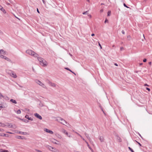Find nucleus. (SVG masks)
Returning a JSON list of instances; mask_svg holds the SVG:
<instances>
[{"label": "nucleus", "instance_id": "nucleus-1", "mask_svg": "<svg viewBox=\"0 0 152 152\" xmlns=\"http://www.w3.org/2000/svg\"><path fill=\"white\" fill-rule=\"evenodd\" d=\"M37 57L38 60L39 61L40 64L42 66H45L47 65V62L45 60L42 58L39 57L38 56Z\"/></svg>", "mask_w": 152, "mask_h": 152}, {"label": "nucleus", "instance_id": "nucleus-2", "mask_svg": "<svg viewBox=\"0 0 152 152\" xmlns=\"http://www.w3.org/2000/svg\"><path fill=\"white\" fill-rule=\"evenodd\" d=\"M56 120L63 125H65V124H67L68 125V126H67L68 127L70 126V125L68 123L60 117H57Z\"/></svg>", "mask_w": 152, "mask_h": 152}, {"label": "nucleus", "instance_id": "nucleus-3", "mask_svg": "<svg viewBox=\"0 0 152 152\" xmlns=\"http://www.w3.org/2000/svg\"><path fill=\"white\" fill-rule=\"evenodd\" d=\"M26 53H27L35 57H37V56H38V54L35 53L34 52L31 50H26Z\"/></svg>", "mask_w": 152, "mask_h": 152}, {"label": "nucleus", "instance_id": "nucleus-4", "mask_svg": "<svg viewBox=\"0 0 152 152\" xmlns=\"http://www.w3.org/2000/svg\"><path fill=\"white\" fill-rule=\"evenodd\" d=\"M35 82L37 83L40 86H42L43 88H46L47 87L43 83H42L40 81L38 80H35Z\"/></svg>", "mask_w": 152, "mask_h": 152}, {"label": "nucleus", "instance_id": "nucleus-5", "mask_svg": "<svg viewBox=\"0 0 152 152\" xmlns=\"http://www.w3.org/2000/svg\"><path fill=\"white\" fill-rule=\"evenodd\" d=\"M47 148H48L49 149V150L52 151H54L55 152H58V150L57 149H56L55 148H54L53 147H52L48 145L47 146Z\"/></svg>", "mask_w": 152, "mask_h": 152}, {"label": "nucleus", "instance_id": "nucleus-6", "mask_svg": "<svg viewBox=\"0 0 152 152\" xmlns=\"http://www.w3.org/2000/svg\"><path fill=\"white\" fill-rule=\"evenodd\" d=\"M7 107V104L4 103H0V107L1 108H6Z\"/></svg>", "mask_w": 152, "mask_h": 152}, {"label": "nucleus", "instance_id": "nucleus-7", "mask_svg": "<svg viewBox=\"0 0 152 152\" xmlns=\"http://www.w3.org/2000/svg\"><path fill=\"white\" fill-rule=\"evenodd\" d=\"M47 83L50 86L52 87H55L56 86V85L55 83H52L49 80H48Z\"/></svg>", "mask_w": 152, "mask_h": 152}, {"label": "nucleus", "instance_id": "nucleus-8", "mask_svg": "<svg viewBox=\"0 0 152 152\" xmlns=\"http://www.w3.org/2000/svg\"><path fill=\"white\" fill-rule=\"evenodd\" d=\"M34 115L36 117L40 120H42V116L37 113H35Z\"/></svg>", "mask_w": 152, "mask_h": 152}, {"label": "nucleus", "instance_id": "nucleus-9", "mask_svg": "<svg viewBox=\"0 0 152 152\" xmlns=\"http://www.w3.org/2000/svg\"><path fill=\"white\" fill-rule=\"evenodd\" d=\"M44 130L46 132L49 133L50 134H53V132L52 131L49 130L47 129H44Z\"/></svg>", "mask_w": 152, "mask_h": 152}, {"label": "nucleus", "instance_id": "nucleus-10", "mask_svg": "<svg viewBox=\"0 0 152 152\" xmlns=\"http://www.w3.org/2000/svg\"><path fill=\"white\" fill-rule=\"evenodd\" d=\"M10 75L14 78H16L17 77L15 73L14 72H11L10 73Z\"/></svg>", "mask_w": 152, "mask_h": 152}, {"label": "nucleus", "instance_id": "nucleus-11", "mask_svg": "<svg viewBox=\"0 0 152 152\" xmlns=\"http://www.w3.org/2000/svg\"><path fill=\"white\" fill-rule=\"evenodd\" d=\"M25 118L27 119H28L29 120H30L31 121H32L33 120V119L32 118H31V117H29L28 115H26L25 116Z\"/></svg>", "mask_w": 152, "mask_h": 152}, {"label": "nucleus", "instance_id": "nucleus-12", "mask_svg": "<svg viewBox=\"0 0 152 152\" xmlns=\"http://www.w3.org/2000/svg\"><path fill=\"white\" fill-rule=\"evenodd\" d=\"M8 126L9 127L13 128L14 129H15L16 128V126H15V127H13V126L11 124H9Z\"/></svg>", "mask_w": 152, "mask_h": 152}, {"label": "nucleus", "instance_id": "nucleus-13", "mask_svg": "<svg viewBox=\"0 0 152 152\" xmlns=\"http://www.w3.org/2000/svg\"><path fill=\"white\" fill-rule=\"evenodd\" d=\"M0 10H1L4 13H6V12L5 10L0 5Z\"/></svg>", "mask_w": 152, "mask_h": 152}, {"label": "nucleus", "instance_id": "nucleus-14", "mask_svg": "<svg viewBox=\"0 0 152 152\" xmlns=\"http://www.w3.org/2000/svg\"><path fill=\"white\" fill-rule=\"evenodd\" d=\"M85 135L87 137V138L90 141L91 140V138L89 137V135L87 134L85 132L84 133Z\"/></svg>", "mask_w": 152, "mask_h": 152}, {"label": "nucleus", "instance_id": "nucleus-15", "mask_svg": "<svg viewBox=\"0 0 152 152\" xmlns=\"http://www.w3.org/2000/svg\"><path fill=\"white\" fill-rule=\"evenodd\" d=\"M99 140L100 141L102 142L104 141V138L103 136H101L99 137Z\"/></svg>", "mask_w": 152, "mask_h": 152}, {"label": "nucleus", "instance_id": "nucleus-16", "mask_svg": "<svg viewBox=\"0 0 152 152\" xmlns=\"http://www.w3.org/2000/svg\"><path fill=\"white\" fill-rule=\"evenodd\" d=\"M0 53L3 55H5L6 54V52L4 50L2 49L0 50Z\"/></svg>", "mask_w": 152, "mask_h": 152}, {"label": "nucleus", "instance_id": "nucleus-17", "mask_svg": "<svg viewBox=\"0 0 152 152\" xmlns=\"http://www.w3.org/2000/svg\"><path fill=\"white\" fill-rule=\"evenodd\" d=\"M51 141L53 143H55V144H57L58 143H56V141H57V142H58V141L56 140L55 139H52L51 140Z\"/></svg>", "mask_w": 152, "mask_h": 152}, {"label": "nucleus", "instance_id": "nucleus-18", "mask_svg": "<svg viewBox=\"0 0 152 152\" xmlns=\"http://www.w3.org/2000/svg\"><path fill=\"white\" fill-rule=\"evenodd\" d=\"M4 59L8 61H9L10 62H11V60L9 58H8L7 57H6L5 56Z\"/></svg>", "mask_w": 152, "mask_h": 152}, {"label": "nucleus", "instance_id": "nucleus-19", "mask_svg": "<svg viewBox=\"0 0 152 152\" xmlns=\"http://www.w3.org/2000/svg\"><path fill=\"white\" fill-rule=\"evenodd\" d=\"M116 139H117V140L119 142H121V138H120V137H119V136H116Z\"/></svg>", "mask_w": 152, "mask_h": 152}, {"label": "nucleus", "instance_id": "nucleus-20", "mask_svg": "<svg viewBox=\"0 0 152 152\" xmlns=\"http://www.w3.org/2000/svg\"><path fill=\"white\" fill-rule=\"evenodd\" d=\"M85 142L86 143V144H87V145L88 146V148H89V149H90L92 151V149L91 148V147L89 145V144H88V142L86 141H85Z\"/></svg>", "mask_w": 152, "mask_h": 152}, {"label": "nucleus", "instance_id": "nucleus-21", "mask_svg": "<svg viewBox=\"0 0 152 152\" xmlns=\"http://www.w3.org/2000/svg\"><path fill=\"white\" fill-rule=\"evenodd\" d=\"M10 101L15 104L17 103V102L15 100H14L12 99H11L10 100Z\"/></svg>", "mask_w": 152, "mask_h": 152}, {"label": "nucleus", "instance_id": "nucleus-22", "mask_svg": "<svg viewBox=\"0 0 152 152\" xmlns=\"http://www.w3.org/2000/svg\"><path fill=\"white\" fill-rule=\"evenodd\" d=\"M16 137L18 139H24V137H22V136H17Z\"/></svg>", "mask_w": 152, "mask_h": 152}, {"label": "nucleus", "instance_id": "nucleus-23", "mask_svg": "<svg viewBox=\"0 0 152 152\" xmlns=\"http://www.w3.org/2000/svg\"><path fill=\"white\" fill-rule=\"evenodd\" d=\"M0 152H9V151L7 150H3L2 149H0Z\"/></svg>", "mask_w": 152, "mask_h": 152}, {"label": "nucleus", "instance_id": "nucleus-24", "mask_svg": "<svg viewBox=\"0 0 152 152\" xmlns=\"http://www.w3.org/2000/svg\"><path fill=\"white\" fill-rule=\"evenodd\" d=\"M6 125L4 124H3L2 123H0V126L2 127H4Z\"/></svg>", "mask_w": 152, "mask_h": 152}, {"label": "nucleus", "instance_id": "nucleus-25", "mask_svg": "<svg viewBox=\"0 0 152 152\" xmlns=\"http://www.w3.org/2000/svg\"><path fill=\"white\" fill-rule=\"evenodd\" d=\"M18 133L23 134H26L27 133L26 132H19Z\"/></svg>", "mask_w": 152, "mask_h": 152}, {"label": "nucleus", "instance_id": "nucleus-26", "mask_svg": "<svg viewBox=\"0 0 152 152\" xmlns=\"http://www.w3.org/2000/svg\"><path fill=\"white\" fill-rule=\"evenodd\" d=\"M61 132L65 134L66 132V131L64 129H62L61 130Z\"/></svg>", "mask_w": 152, "mask_h": 152}, {"label": "nucleus", "instance_id": "nucleus-27", "mask_svg": "<svg viewBox=\"0 0 152 152\" xmlns=\"http://www.w3.org/2000/svg\"><path fill=\"white\" fill-rule=\"evenodd\" d=\"M16 113L17 114H20L21 113V111L20 110H18L17 112Z\"/></svg>", "mask_w": 152, "mask_h": 152}, {"label": "nucleus", "instance_id": "nucleus-28", "mask_svg": "<svg viewBox=\"0 0 152 152\" xmlns=\"http://www.w3.org/2000/svg\"><path fill=\"white\" fill-rule=\"evenodd\" d=\"M99 107H100V108L101 109L102 111L103 112V113L104 114H105V113H104V111L102 107V106L101 105H100Z\"/></svg>", "mask_w": 152, "mask_h": 152}, {"label": "nucleus", "instance_id": "nucleus-29", "mask_svg": "<svg viewBox=\"0 0 152 152\" xmlns=\"http://www.w3.org/2000/svg\"><path fill=\"white\" fill-rule=\"evenodd\" d=\"M22 120L24 122H25V123H28V120H26V119L24 120V119H22Z\"/></svg>", "mask_w": 152, "mask_h": 152}, {"label": "nucleus", "instance_id": "nucleus-30", "mask_svg": "<svg viewBox=\"0 0 152 152\" xmlns=\"http://www.w3.org/2000/svg\"><path fill=\"white\" fill-rule=\"evenodd\" d=\"M65 69L66 70H67L70 72H72V73H73L74 74H75L69 68H65Z\"/></svg>", "mask_w": 152, "mask_h": 152}, {"label": "nucleus", "instance_id": "nucleus-31", "mask_svg": "<svg viewBox=\"0 0 152 152\" xmlns=\"http://www.w3.org/2000/svg\"><path fill=\"white\" fill-rule=\"evenodd\" d=\"M2 54H0V57L4 59L5 56L1 55Z\"/></svg>", "mask_w": 152, "mask_h": 152}, {"label": "nucleus", "instance_id": "nucleus-32", "mask_svg": "<svg viewBox=\"0 0 152 152\" xmlns=\"http://www.w3.org/2000/svg\"><path fill=\"white\" fill-rule=\"evenodd\" d=\"M110 14H111L110 11H108L107 12V16H110Z\"/></svg>", "mask_w": 152, "mask_h": 152}, {"label": "nucleus", "instance_id": "nucleus-33", "mask_svg": "<svg viewBox=\"0 0 152 152\" xmlns=\"http://www.w3.org/2000/svg\"><path fill=\"white\" fill-rule=\"evenodd\" d=\"M3 98L6 100H7L9 99L8 97H7V96H4V97Z\"/></svg>", "mask_w": 152, "mask_h": 152}, {"label": "nucleus", "instance_id": "nucleus-34", "mask_svg": "<svg viewBox=\"0 0 152 152\" xmlns=\"http://www.w3.org/2000/svg\"><path fill=\"white\" fill-rule=\"evenodd\" d=\"M4 96H3L0 93V98H4Z\"/></svg>", "mask_w": 152, "mask_h": 152}, {"label": "nucleus", "instance_id": "nucleus-35", "mask_svg": "<svg viewBox=\"0 0 152 152\" xmlns=\"http://www.w3.org/2000/svg\"><path fill=\"white\" fill-rule=\"evenodd\" d=\"M39 105L40 107H42L44 106L43 104L41 103V102H40V104H39Z\"/></svg>", "mask_w": 152, "mask_h": 152}, {"label": "nucleus", "instance_id": "nucleus-36", "mask_svg": "<svg viewBox=\"0 0 152 152\" xmlns=\"http://www.w3.org/2000/svg\"><path fill=\"white\" fill-rule=\"evenodd\" d=\"M129 149L132 152H134L133 150L130 147H129Z\"/></svg>", "mask_w": 152, "mask_h": 152}, {"label": "nucleus", "instance_id": "nucleus-37", "mask_svg": "<svg viewBox=\"0 0 152 152\" xmlns=\"http://www.w3.org/2000/svg\"><path fill=\"white\" fill-rule=\"evenodd\" d=\"M9 136L8 134H4L3 136H5L6 137H8Z\"/></svg>", "mask_w": 152, "mask_h": 152}, {"label": "nucleus", "instance_id": "nucleus-38", "mask_svg": "<svg viewBox=\"0 0 152 152\" xmlns=\"http://www.w3.org/2000/svg\"><path fill=\"white\" fill-rule=\"evenodd\" d=\"M87 12H88V11H86V12H84L83 13V15L86 14H87Z\"/></svg>", "mask_w": 152, "mask_h": 152}, {"label": "nucleus", "instance_id": "nucleus-39", "mask_svg": "<svg viewBox=\"0 0 152 152\" xmlns=\"http://www.w3.org/2000/svg\"><path fill=\"white\" fill-rule=\"evenodd\" d=\"M36 151L38 152H42V151L36 149Z\"/></svg>", "mask_w": 152, "mask_h": 152}, {"label": "nucleus", "instance_id": "nucleus-40", "mask_svg": "<svg viewBox=\"0 0 152 152\" xmlns=\"http://www.w3.org/2000/svg\"><path fill=\"white\" fill-rule=\"evenodd\" d=\"M108 22V20L106 19L104 21V23H106V22Z\"/></svg>", "mask_w": 152, "mask_h": 152}, {"label": "nucleus", "instance_id": "nucleus-41", "mask_svg": "<svg viewBox=\"0 0 152 152\" xmlns=\"http://www.w3.org/2000/svg\"><path fill=\"white\" fill-rule=\"evenodd\" d=\"M147 61V59L145 58L143 60V61L144 62H146Z\"/></svg>", "mask_w": 152, "mask_h": 152}, {"label": "nucleus", "instance_id": "nucleus-42", "mask_svg": "<svg viewBox=\"0 0 152 152\" xmlns=\"http://www.w3.org/2000/svg\"><path fill=\"white\" fill-rule=\"evenodd\" d=\"M6 132L7 133H9V134H13V133H12V132Z\"/></svg>", "mask_w": 152, "mask_h": 152}, {"label": "nucleus", "instance_id": "nucleus-43", "mask_svg": "<svg viewBox=\"0 0 152 152\" xmlns=\"http://www.w3.org/2000/svg\"><path fill=\"white\" fill-rule=\"evenodd\" d=\"M4 134L2 133H0V136H3Z\"/></svg>", "mask_w": 152, "mask_h": 152}, {"label": "nucleus", "instance_id": "nucleus-44", "mask_svg": "<svg viewBox=\"0 0 152 152\" xmlns=\"http://www.w3.org/2000/svg\"><path fill=\"white\" fill-rule=\"evenodd\" d=\"M146 89L147 90H148V91H150V88H146Z\"/></svg>", "mask_w": 152, "mask_h": 152}, {"label": "nucleus", "instance_id": "nucleus-45", "mask_svg": "<svg viewBox=\"0 0 152 152\" xmlns=\"http://www.w3.org/2000/svg\"><path fill=\"white\" fill-rule=\"evenodd\" d=\"M4 130V129H0V132H3Z\"/></svg>", "mask_w": 152, "mask_h": 152}, {"label": "nucleus", "instance_id": "nucleus-46", "mask_svg": "<svg viewBox=\"0 0 152 152\" xmlns=\"http://www.w3.org/2000/svg\"><path fill=\"white\" fill-rule=\"evenodd\" d=\"M124 7H125L128 8H129V7H128L125 4H124Z\"/></svg>", "mask_w": 152, "mask_h": 152}, {"label": "nucleus", "instance_id": "nucleus-47", "mask_svg": "<svg viewBox=\"0 0 152 152\" xmlns=\"http://www.w3.org/2000/svg\"><path fill=\"white\" fill-rule=\"evenodd\" d=\"M144 86H149V85H148L147 84H144Z\"/></svg>", "mask_w": 152, "mask_h": 152}, {"label": "nucleus", "instance_id": "nucleus-48", "mask_svg": "<svg viewBox=\"0 0 152 152\" xmlns=\"http://www.w3.org/2000/svg\"><path fill=\"white\" fill-rule=\"evenodd\" d=\"M99 46H100L101 48H102V47L101 45H100V44L99 43Z\"/></svg>", "mask_w": 152, "mask_h": 152}, {"label": "nucleus", "instance_id": "nucleus-49", "mask_svg": "<svg viewBox=\"0 0 152 152\" xmlns=\"http://www.w3.org/2000/svg\"><path fill=\"white\" fill-rule=\"evenodd\" d=\"M103 11V9H102V10H100V12H102Z\"/></svg>", "mask_w": 152, "mask_h": 152}, {"label": "nucleus", "instance_id": "nucleus-50", "mask_svg": "<svg viewBox=\"0 0 152 152\" xmlns=\"http://www.w3.org/2000/svg\"><path fill=\"white\" fill-rule=\"evenodd\" d=\"M148 64L150 65H151V62H150L148 63Z\"/></svg>", "mask_w": 152, "mask_h": 152}, {"label": "nucleus", "instance_id": "nucleus-51", "mask_svg": "<svg viewBox=\"0 0 152 152\" xmlns=\"http://www.w3.org/2000/svg\"><path fill=\"white\" fill-rule=\"evenodd\" d=\"M78 135L81 138H83V137L80 134H78Z\"/></svg>", "mask_w": 152, "mask_h": 152}, {"label": "nucleus", "instance_id": "nucleus-52", "mask_svg": "<svg viewBox=\"0 0 152 152\" xmlns=\"http://www.w3.org/2000/svg\"><path fill=\"white\" fill-rule=\"evenodd\" d=\"M37 11L38 13H39V11L38 8L37 9Z\"/></svg>", "mask_w": 152, "mask_h": 152}, {"label": "nucleus", "instance_id": "nucleus-53", "mask_svg": "<svg viewBox=\"0 0 152 152\" xmlns=\"http://www.w3.org/2000/svg\"><path fill=\"white\" fill-rule=\"evenodd\" d=\"M65 134H66L67 136H68V133L66 132V133H65Z\"/></svg>", "mask_w": 152, "mask_h": 152}, {"label": "nucleus", "instance_id": "nucleus-54", "mask_svg": "<svg viewBox=\"0 0 152 152\" xmlns=\"http://www.w3.org/2000/svg\"><path fill=\"white\" fill-rule=\"evenodd\" d=\"M91 35L92 36H94L95 35V34H91Z\"/></svg>", "mask_w": 152, "mask_h": 152}, {"label": "nucleus", "instance_id": "nucleus-55", "mask_svg": "<svg viewBox=\"0 0 152 152\" xmlns=\"http://www.w3.org/2000/svg\"><path fill=\"white\" fill-rule=\"evenodd\" d=\"M88 16H89V17L91 18V16L90 15H88Z\"/></svg>", "mask_w": 152, "mask_h": 152}, {"label": "nucleus", "instance_id": "nucleus-56", "mask_svg": "<svg viewBox=\"0 0 152 152\" xmlns=\"http://www.w3.org/2000/svg\"><path fill=\"white\" fill-rule=\"evenodd\" d=\"M2 34V31L1 30H0V34Z\"/></svg>", "mask_w": 152, "mask_h": 152}, {"label": "nucleus", "instance_id": "nucleus-57", "mask_svg": "<svg viewBox=\"0 0 152 152\" xmlns=\"http://www.w3.org/2000/svg\"><path fill=\"white\" fill-rule=\"evenodd\" d=\"M123 49V47H121V50H122Z\"/></svg>", "mask_w": 152, "mask_h": 152}, {"label": "nucleus", "instance_id": "nucleus-58", "mask_svg": "<svg viewBox=\"0 0 152 152\" xmlns=\"http://www.w3.org/2000/svg\"><path fill=\"white\" fill-rule=\"evenodd\" d=\"M114 65H115V66H118V64H116V63H115L114 64Z\"/></svg>", "mask_w": 152, "mask_h": 152}, {"label": "nucleus", "instance_id": "nucleus-59", "mask_svg": "<svg viewBox=\"0 0 152 152\" xmlns=\"http://www.w3.org/2000/svg\"><path fill=\"white\" fill-rule=\"evenodd\" d=\"M68 137H71V135L69 134V135H68V136H67Z\"/></svg>", "mask_w": 152, "mask_h": 152}, {"label": "nucleus", "instance_id": "nucleus-60", "mask_svg": "<svg viewBox=\"0 0 152 152\" xmlns=\"http://www.w3.org/2000/svg\"><path fill=\"white\" fill-rule=\"evenodd\" d=\"M18 84L19 86L20 87H21V88L23 87L22 86H20V85H19V84Z\"/></svg>", "mask_w": 152, "mask_h": 152}, {"label": "nucleus", "instance_id": "nucleus-61", "mask_svg": "<svg viewBox=\"0 0 152 152\" xmlns=\"http://www.w3.org/2000/svg\"><path fill=\"white\" fill-rule=\"evenodd\" d=\"M138 143L139 145L140 146H141V144L140 143L138 142Z\"/></svg>", "mask_w": 152, "mask_h": 152}, {"label": "nucleus", "instance_id": "nucleus-62", "mask_svg": "<svg viewBox=\"0 0 152 152\" xmlns=\"http://www.w3.org/2000/svg\"><path fill=\"white\" fill-rule=\"evenodd\" d=\"M42 0V1H43V3L45 4V1H44V0Z\"/></svg>", "mask_w": 152, "mask_h": 152}, {"label": "nucleus", "instance_id": "nucleus-63", "mask_svg": "<svg viewBox=\"0 0 152 152\" xmlns=\"http://www.w3.org/2000/svg\"><path fill=\"white\" fill-rule=\"evenodd\" d=\"M82 139L83 140H84V141H86V140H85V139H84V138H83H83H82Z\"/></svg>", "mask_w": 152, "mask_h": 152}, {"label": "nucleus", "instance_id": "nucleus-64", "mask_svg": "<svg viewBox=\"0 0 152 152\" xmlns=\"http://www.w3.org/2000/svg\"><path fill=\"white\" fill-rule=\"evenodd\" d=\"M88 2H90V0H86Z\"/></svg>", "mask_w": 152, "mask_h": 152}]
</instances>
